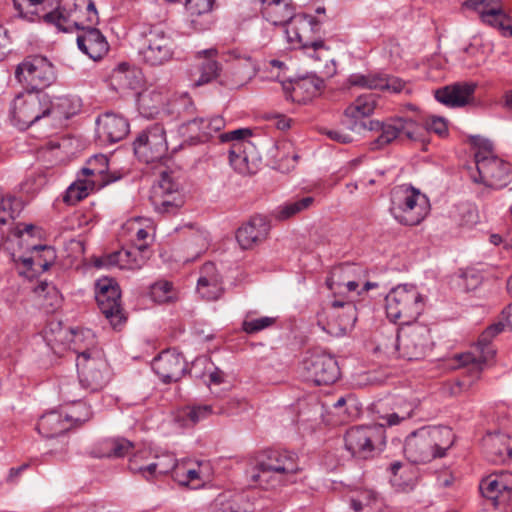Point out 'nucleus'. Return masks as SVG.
Instances as JSON below:
<instances>
[{
	"label": "nucleus",
	"instance_id": "1",
	"mask_svg": "<svg viewBox=\"0 0 512 512\" xmlns=\"http://www.w3.org/2000/svg\"><path fill=\"white\" fill-rule=\"evenodd\" d=\"M301 471L298 455L286 449H266L259 452L245 469L250 487L276 490L295 481Z\"/></svg>",
	"mask_w": 512,
	"mask_h": 512
},
{
	"label": "nucleus",
	"instance_id": "2",
	"mask_svg": "<svg viewBox=\"0 0 512 512\" xmlns=\"http://www.w3.org/2000/svg\"><path fill=\"white\" fill-rule=\"evenodd\" d=\"M381 128L380 134L373 142L371 149H381L397 138H406L426 150L429 144L427 136L429 132H434L443 137L447 134V122L444 118L432 116L424 124L419 122L418 118L397 117L390 122H371L370 129Z\"/></svg>",
	"mask_w": 512,
	"mask_h": 512
},
{
	"label": "nucleus",
	"instance_id": "3",
	"mask_svg": "<svg viewBox=\"0 0 512 512\" xmlns=\"http://www.w3.org/2000/svg\"><path fill=\"white\" fill-rule=\"evenodd\" d=\"M453 438L449 427H422L407 436L404 444L405 457L413 464H425L435 458H442L453 445Z\"/></svg>",
	"mask_w": 512,
	"mask_h": 512
},
{
	"label": "nucleus",
	"instance_id": "4",
	"mask_svg": "<svg viewBox=\"0 0 512 512\" xmlns=\"http://www.w3.org/2000/svg\"><path fill=\"white\" fill-rule=\"evenodd\" d=\"M512 331V309H504L502 319L490 325L479 336L478 341L471 352L459 356L461 365L465 367L467 375L464 376L460 386H471L480 378L484 365L491 360L496 350L492 345V339L502 331Z\"/></svg>",
	"mask_w": 512,
	"mask_h": 512
},
{
	"label": "nucleus",
	"instance_id": "5",
	"mask_svg": "<svg viewBox=\"0 0 512 512\" xmlns=\"http://www.w3.org/2000/svg\"><path fill=\"white\" fill-rule=\"evenodd\" d=\"M428 197L412 185L396 186L391 191L390 213L400 224L419 225L429 214Z\"/></svg>",
	"mask_w": 512,
	"mask_h": 512
},
{
	"label": "nucleus",
	"instance_id": "6",
	"mask_svg": "<svg viewBox=\"0 0 512 512\" xmlns=\"http://www.w3.org/2000/svg\"><path fill=\"white\" fill-rule=\"evenodd\" d=\"M385 309L391 322H400L404 326L421 315L424 299L415 286L399 285L386 295Z\"/></svg>",
	"mask_w": 512,
	"mask_h": 512
},
{
	"label": "nucleus",
	"instance_id": "7",
	"mask_svg": "<svg viewBox=\"0 0 512 512\" xmlns=\"http://www.w3.org/2000/svg\"><path fill=\"white\" fill-rule=\"evenodd\" d=\"M69 99L58 98V103L53 104L46 93L28 91L25 96H18L14 100L12 119L19 129H27L41 118L53 113L56 106L68 104Z\"/></svg>",
	"mask_w": 512,
	"mask_h": 512
},
{
	"label": "nucleus",
	"instance_id": "8",
	"mask_svg": "<svg viewBox=\"0 0 512 512\" xmlns=\"http://www.w3.org/2000/svg\"><path fill=\"white\" fill-rule=\"evenodd\" d=\"M345 448L353 457L372 458L386 445L383 424L362 425L349 428L344 436Z\"/></svg>",
	"mask_w": 512,
	"mask_h": 512
},
{
	"label": "nucleus",
	"instance_id": "9",
	"mask_svg": "<svg viewBox=\"0 0 512 512\" xmlns=\"http://www.w3.org/2000/svg\"><path fill=\"white\" fill-rule=\"evenodd\" d=\"M15 78L27 90L43 93L57 79L53 63L45 56H27L15 69Z\"/></svg>",
	"mask_w": 512,
	"mask_h": 512
},
{
	"label": "nucleus",
	"instance_id": "10",
	"mask_svg": "<svg viewBox=\"0 0 512 512\" xmlns=\"http://www.w3.org/2000/svg\"><path fill=\"white\" fill-rule=\"evenodd\" d=\"M41 20L56 26L60 31L70 32L73 29H80L85 23L96 24L99 17L93 0H74L73 9L57 7L43 14Z\"/></svg>",
	"mask_w": 512,
	"mask_h": 512
},
{
	"label": "nucleus",
	"instance_id": "11",
	"mask_svg": "<svg viewBox=\"0 0 512 512\" xmlns=\"http://www.w3.org/2000/svg\"><path fill=\"white\" fill-rule=\"evenodd\" d=\"M434 342L427 325L413 322L398 329L399 358L408 361L424 359L432 351Z\"/></svg>",
	"mask_w": 512,
	"mask_h": 512
},
{
	"label": "nucleus",
	"instance_id": "12",
	"mask_svg": "<svg viewBox=\"0 0 512 512\" xmlns=\"http://www.w3.org/2000/svg\"><path fill=\"white\" fill-rule=\"evenodd\" d=\"M76 366L81 386L91 392L103 389L111 379L109 364L100 351L82 353L76 359Z\"/></svg>",
	"mask_w": 512,
	"mask_h": 512
},
{
	"label": "nucleus",
	"instance_id": "13",
	"mask_svg": "<svg viewBox=\"0 0 512 512\" xmlns=\"http://www.w3.org/2000/svg\"><path fill=\"white\" fill-rule=\"evenodd\" d=\"M173 174V171L162 170L159 181L152 187L150 201L157 213L175 214L184 205L179 183Z\"/></svg>",
	"mask_w": 512,
	"mask_h": 512
},
{
	"label": "nucleus",
	"instance_id": "14",
	"mask_svg": "<svg viewBox=\"0 0 512 512\" xmlns=\"http://www.w3.org/2000/svg\"><path fill=\"white\" fill-rule=\"evenodd\" d=\"M96 301L99 310L114 329L120 328L126 322V316L121 304V291L118 284L109 278L96 282Z\"/></svg>",
	"mask_w": 512,
	"mask_h": 512
},
{
	"label": "nucleus",
	"instance_id": "15",
	"mask_svg": "<svg viewBox=\"0 0 512 512\" xmlns=\"http://www.w3.org/2000/svg\"><path fill=\"white\" fill-rule=\"evenodd\" d=\"M139 160H163L167 151L166 133L161 124H154L138 134L132 144Z\"/></svg>",
	"mask_w": 512,
	"mask_h": 512
},
{
	"label": "nucleus",
	"instance_id": "16",
	"mask_svg": "<svg viewBox=\"0 0 512 512\" xmlns=\"http://www.w3.org/2000/svg\"><path fill=\"white\" fill-rule=\"evenodd\" d=\"M304 377L315 385H330L340 377L337 360L325 353H313L302 362Z\"/></svg>",
	"mask_w": 512,
	"mask_h": 512
},
{
	"label": "nucleus",
	"instance_id": "17",
	"mask_svg": "<svg viewBox=\"0 0 512 512\" xmlns=\"http://www.w3.org/2000/svg\"><path fill=\"white\" fill-rule=\"evenodd\" d=\"M139 56L149 66L164 65L173 57L172 41L162 29L152 27L145 35V43L139 49Z\"/></svg>",
	"mask_w": 512,
	"mask_h": 512
},
{
	"label": "nucleus",
	"instance_id": "18",
	"mask_svg": "<svg viewBox=\"0 0 512 512\" xmlns=\"http://www.w3.org/2000/svg\"><path fill=\"white\" fill-rule=\"evenodd\" d=\"M468 169L473 182L493 189L505 187L510 179L509 162H470Z\"/></svg>",
	"mask_w": 512,
	"mask_h": 512
},
{
	"label": "nucleus",
	"instance_id": "19",
	"mask_svg": "<svg viewBox=\"0 0 512 512\" xmlns=\"http://www.w3.org/2000/svg\"><path fill=\"white\" fill-rule=\"evenodd\" d=\"M262 4L261 13L263 17L275 26L286 25L294 18H299L308 22L312 30L320 24V22L308 14L295 15L291 0H259Z\"/></svg>",
	"mask_w": 512,
	"mask_h": 512
},
{
	"label": "nucleus",
	"instance_id": "20",
	"mask_svg": "<svg viewBox=\"0 0 512 512\" xmlns=\"http://www.w3.org/2000/svg\"><path fill=\"white\" fill-rule=\"evenodd\" d=\"M347 82L353 87L391 93H400L406 86L402 79L384 72L353 73L348 77Z\"/></svg>",
	"mask_w": 512,
	"mask_h": 512
},
{
	"label": "nucleus",
	"instance_id": "21",
	"mask_svg": "<svg viewBox=\"0 0 512 512\" xmlns=\"http://www.w3.org/2000/svg\"><path fill=\"white\" fill-rule=\"evenodd\" d=\"M187 361L176 349L162 351L152 360V369L164 383L178 381L187 371Z\"/></svg>",
	"mask_w": 512,
	"mask_h": 512
},
{
	"label": "nucleus",
	"instance_id": "22",
	"mask_svg": "<svg viewBox=\"0 0 512 512\" xmlns=\"http://www.w3.org/2000/svg\"><path fill=\"white\" fill-rule=\"evenodd\" d=\"M43 236L44 231L41 227L30 223L17 222L9 228L5 242L28 253L42 243Z\"/></svg>",
	"mask_w": 512,
	"mask_h": 512
},
{
	"label": "nucleus",
	"instance_id": "23",
	"mask_svg": "<svg viewBox=\"0 0 512 512\" xmlns=\"http://www.w3.org/2000/svg\"><path fill=\"white\" fill-rule=\"evenodd\" d=\"M102 170L96 172L90 168H82L76 176V179L65 190L62 200L69 206H74L91 192L97 189V178L102 174Z\"/></svg>",
	"mask_w": 512,
	"mask_h": 512
},
{
	"label": "nucleus",
	"instance_id": "24",
	"mask_svg": "<svg viewBox=\"0 0 512 512\" xmlns=\"http://www.w3.org/2000/svg\"><path fill=\"white\" fill-rule=\"evenodd\" d=\"M96 135L101 144L122 140L129 132V123L121 115L106 112L96 120Z\"/></svg>",
	"mask_w": 512,
	"mask_h": 512
},
{
	"label": "nucleus",
	"instance_id": "25",
	"mask_svg": "<svg viewBox=\"0 0 512 512\" xmlns=\"http://www.w3.org/2000/svg\"><path fill=\"white\" fill-rule=\"evenodd\" d=\"M476 87L474 82H456L436 89L434 97L449 108L464 107L472 101Z\"/></svg>",
	"mask_w": 512,
	"mask_h": 512
},
{
	"label": "nucleus",
	"instance_id": "26",
	"mask_svg": "<svg viewBox=\"0 0 512 512\" xmlns=\"http://www.w3.org/2000/svg\"><path fill=\"white\" fill-rule=\"evenodd\" d=\"M377 103V96L376 94L369 93V94H363L358 96L355 101L350 104L345 109V116L350 119V124H348L353 130L357 129H369L371 126V122H374L373 120H370L368 122V125L365 121H363V118H366L370 116L376 107ZM373 129H371L372 131ZM376 131H381V128L375 129Z\"/></svg>",
	"mask_w": 512,
	"mask_h": 512
},
{
	"label": "nucleus",
	"instance_id": "27",
	"mask_svg": "<svg viewBox=\"0 0 512 512\" xmlns=\"http://www.w3.org/2000/svg\"><path fill=\"white\" fill-rule=\"evenodd\" d=\"M82 25L81 32L77 35V46L93 60L101 59L109 49L108 42L99 29Z\"/></svg>",
	"mask_w": 512,
	"mask_h": 512
},
{
	"label": "nucleus",
	"instance_id": "28",
	"mask_svg": "<svg viewBox=\"0 0 512 512\" xmlns=\"http://www.w3.org/2000/svg\"><path fill=\"white\" fill-rule=\"evenodd\" d=\"M269 230L265 217L256 215L237 229L236 240L242 249H250L265 240Z\"/></svg>",
	"mask_w": 512,
	"mask_h": 512
},
{
	"label": "nucleus",
	"instance_id": "29",
	"mask_svg": "<svg viewBox=\"0 0 512 512\" xmlns=\"http://www.w3.org/2000/svg\"><path fill=\"white\" fill-rule=\"evenodd\" d=\"M123 229L130 235L136 250L140 253L144 252L153 242L156 231L154 222L144 217L129 219L123 225Z\"/></svg>",
	"mask_w": 512,
	"mask_h": 512
},
{
	"label": "nucleus",
	"instance_id": "30",
	"mask_svg": "<svg viewBox=\"0 0 512 512\" xmlns=\"http://www.w3.org/2000/svg\"><path fill=\"white\" fill-rule=\"evenodd\" d=\"M251 136L250 128H239L219 136L221 142H232L229 149V160H256V157L248 152L254 148V144L248 140Z\"/></svg>",
	"mask_w": 512,
	"mask_h": 512
},
{
	"label": "nucleus",
	"instance_id": "31",
	"mask_svg": "<svg viewBox=\"0 0 512 512\" xmlns=\"http://www.w3.org/2000/svg\"><path fill=\"white\" fill-rule=\"evenodd\" d=\"M145 262V257L140 255V252L137 250L131 251L127 249H120L100 257L96 261V266L138 270L145 264Z\"/></svg>",
	"mask_w": 512,
	"mask_h": 512
},
{
	"label": "nucleus",
	"instance_id": "32",
	"mask_svg": "<svg viewBox=\"0 0 512 512\" xmlns=\"http://www.w3.org/2000/svg\"><path fill=\"white\" fill-rule=\"evenodd\" d=\"M29 255H20L18 261L32 272L39 273L48 270L55 262L57 254L52 246L39 244L37 248L28 252Z\"/></svg>",
	"mask_w": 512,
	"mask_h": 512
},
{
	"label": "nucleus",
	"instance_id": "33",
	"mask_svg": "<svg viewBox=\"0 0 512 512\" xmlns=\"http://www.w3.org/2000/svg\"><path fill=\"white\" fill-rule=\"evenodd\" d=\"M217 55L216 48L203 49L194 54V58L198 61L197 66L200 73L199 78L194 81V86H202L219 76L221 66L216 60Z\"/></svg>",
	"mask_w": 512,
	"mask_h": 512
},
{
	"label": "nucleus",
	"instance_id": "34",
	"mask_svg": "<svg viewBox=\"0 0 512 512\" xmlns=\"http://www.w3.org/2000/svg\"><path fill=\"white\" fill-rule=\"evenodd\" d=\"M200 273L197 280V293L207 301L218 299L222 293V286L214 263H205Z\"/></svg>",
	"mask_w": 512,
	"mask_h": 512
},
{
	"label": "nucleus",
	"instance_id": "35",
	"mask_svg": "<svg viewBox=\"0 0 512 512\" xmlns=\"http://www.w3.org/2000/svg\"><path fill=\"white\" fill-rule=\"evenodd\" d=\"M134 449V443L123 437L106 438L98 441L91 450L96 458H122Z\"/></svg>",
	"mask_w": 512,
	"mask_h": 512
},
{
	"label": "nucleus",
	"instance_id": "36",
	"mask_svg": "<svg viewBox=\"0 0 512 512\" xmlns=\"http://www.w3.org/2000/svg\"><path fill=\"white\" fill-rule=\"evenodd\" d=\"M175 457L171 453H163L157 455L154 461L149 462L146 466L137 464V458L133 459L130 464V472L139 474L146 480H152L158 475L166 474L171 471L175 464Z\"/></svg>",
	"mask_w": 512,
	"mask_h": 512
},
{
	"label": "nucleus",
	"instance_id": "37",
	"mask_svg": "<svg viewBox=\"0 0 512 512\" xmlns=\"http://www.w3.org/2000/svg\"><path fill=\"white\" fill-rule=\"evenodd\" d=\"M36 429L43 437L53 438L68 431L70 424H68L63 412L51 410L39 418Z\"/></svg>",
	"mask_w": 512,
	"mask_h": 512
},
{
	"label": "nucleus",
	"instance_id": "38",
	"mask_svg": "<svg viewBox=\"0 0 512 512\" xmlns=\"http://www.w3.org/2000/svg\"><path fill=\"white\" fill-rule=\"evenodd\" d=\"M359 270L355 264L343 263L335 267L326 279V285L330 290L345 287L347 291L354 292L359 287V282L351 279V276Z\"/></svg>",
	"mask_w": 512,
	"mask_h": 512
},
{
	"label": "nucleus",
	"instance_id": "39",
	"mask_svg": "<svg viewBox=\"0 0 512 512\" xmlns=\"http://www.w3.org/2000/svg\"><path fill=\"white\" fill-rule=\"evenodd\" d=\"M489 448L490 460L495 463H505L512 459V445L510 438L500 432L488 433L484 438Z\"/></svg>",
	"mask_w": 512,
	"mask_h": 512
},
{
	"label": "nucleus",
	"instance_id": "40",
	"mask_svg": "<svg viewBox=\"0 0 512 512\" xmlns=\"http://www.w3.org/2000/svg\"><path fill=\"white\" fill-rule=\"evenodd\" d=\"M483 23L499 30L503 36L512 37L511 18L503 10L501 0L493 2L487 10L481 13Z\"/></svg>",
	"mask_w": 512,
	"mask_h": 512
},
{
	"label": "nucleus",
	"instance_id": "41",
	"mask_svg": "<svg viewBox=\"0 0 512 512\" xmlns=\"http://www.w3.org/2000/svg\"><path fill=\"white\" fill-rule=\"evenodd\" d=\"M140 81V72L125 62L118 64L111 73V85L117 91L136 89Z\"/></svg>",
	"mask_w": 512,
	"mask_h": 512
},
{
	"label": "nucleus",
	"instance_id": "42",
	"mask_svg": "<svg viewBox=\"0 0 512 512\" xmlns=\"http://www.w3.org/2000/svg\"><path fill=\"white\" fill-rule=\"evenodd\" d=\"M473 160H502L494 142L481 135H470L467 139Z\"/></svg>",
	"mask_w": 512,
	"mask_h": 512
},
{
	"label": "nucleus",
	"instance_id": "43",
	"mask_svg": "<svg viewBox=\"0 0 512 512\" xmlns=\"http://www.w3.org/2000/svg\"><path fill=\"white\" fill-rule=\"evenodd\" d=\"M70 345L71 349L77 354L79 358L82 353H91L98 351L96 349V338L95 334L91 329H76L71 330Z\"/></svg>",
	"mask_w": 512,
	"mask_h": 512
},
{
	"label": "nucleus",
	"instance_id": "44",
	"mask_svg": "<svg viewBox=\"0 0 512 512\" xmlns=\"http://www.w3.org/2000/svg\"><path fill=\"white\" fill-rule=\"evenodd\" d=\"M313 202L314 198L311 196H307L293 202H285L277 206L273 210L272 215L276 220L285 221L308 209L313 204Z\"/></svg>",
	"mask_w": 512,
	"mask_h": 512
},
{
	"label": "nucleus",
	"instance_id": "45",
	"mask_svg": "<svg viewBox=\"0 0 512 512\" xmlns=\"http://www.w3.org/2000/svg\"><path fill=\"white\" fill-rule=\"evenodd\" d=\"M18 16L28 22L41 21L42 5L45 0H12Z\"/></svg>",
	"mask_w": 512,
	"mask_h": 512
},
{
	"label": "nucleus",
	"instance_id": "46",
	"mask_svg": "<svg viewBox=\"0 0 512 512\" xmlns=\"http://www.w3.org/2000/svg\"><path fill=\"white\" fill-rule=\"evenodd\" d=\"M139 106L149 116L157 114L165 103V97L161 91L156 89L145 90L139 95Z\"/></svg>",
	"mask_w": 512,
	"mask_h": 512
},
{
	"label": "nucleus",
	"instance_id": "47",
	"mask_svg": "<svg viewBox=\"0 0 512 512\" xmlns=\"http://www.w3.org/2000/svg\"><path fill=\"white\" fill-rule=\"evenodd\" d=\"M195 125L199 129L197 136L198 141L205 142L212 137L214 133L220 131L224 127L225 122L220 116L212 118H194V126Z\"/></svg>",
	"mask_w": 512,
	"mask_h": 512
},
{
	"label": "nucleus",
	"instance_id": "48",
	"mask_svg": "<svg viewBox=\"0 0 512 512\" xmlns=\"http://www.w3.org/2000/svg\"><path fill=\"white\" fill-rule=\"evenodd\" d=\"M331 307L335 310H342V313L337 312L339 318V325L343 329L351 328L357 321V308L352 301L334 300Z\"/></svg>",
	"mask_w": 512,
	"mask_h": 512
},
{
	"label": "nucleus",
	"instance_id": "49",
	"mask_svg": "<svg viewBox=\"0 0 512 512\" xmlns=\"http://www.w3.org/2000/svg\"><path fill=\"white\" fill-rule=\"evenodd\" d=\"M21 210V202L16 197L5 194L0 188V224L13 220Z\"/></svg>",
	"mask_w": 512,
	"mask_h": 512
},
{
	"label": "nucleus",
	"instance_id": "50",
	"mask_svg": "<svg viewBox=\"0 0 512 512\" xmlns=\"http://www.w3.org/2000/svg\"><path fill=\"white\" fill-rule=\"evenodd\" d=\"M452 217L459 226H472L477 223L478 214L471 203L464 202L455 206Z\"/></svg>",
	"mask_w": 512,
	"mask_h": 512
},
{
	"label": "nucleus",
	"instance_id": "51",
	"mask_svg": "<svg viewBox=\"0 0 512 512\" xmlns=\"http://www.w3.org/2000/svg\"><path fill=\"white\" fill-rule=\"evenodd\" d=\"M63 413L70 428L87 422L92 416L91 407L84 402L74 403L68 411Z\"/></svg>",
	"mask_w": 512,
	"mask_h": 512
},
{
	"label": "nucleus",
	"instance_id": "52",
	"mask_svg": "<svg viewBox=\"0 0 512 512\" xmlns=\"http://www.w3.org/2000/svg\"><path fill=\"white\" fill-rule=\"evenodd\" d=\"M374 351L388 358H399L398 333L394 335L393 331H389L387 335H382L381 339H377V345Z\"/></svg>",
	"mask_w": 512,
	"mask_h": 512
},
{
	"label": "nucleus",
	"instance_id": "53",
	"mask_svg": "<svg viewBox=\"0 0 512 512\" xmlns=\"http://www.w3.org/2000/svg\"><path fill=\"white\" fill-rule=\"evenodd\" d=\"M171 472L175 482L182 487H188L192 481V463L190 459L175 460Z\"/></svg>",
	"mask_w": 512,
	"mask_h": 512
},
{
	"label": "nucleus",
	"instance_id": "54",
	"mask_svg": "<svg viewBox=\"0 0 512 512\" xmlns=\"http://www.w3.org/2000/svg\"><path fill=\"white\" fill-rule=\"evenodd\" d=\"M416 409V405L414 403H406L404 407H401L398 409V411H394L391 413H388L384 416H381V419L383 421V427L386 426L392 427L395 425L400 424L402 421L407 420L414 416Z\"/></svg>",
	"mask_w": 512,
	"mask_h": 512
},
{
	"label": "nucleus",
	"instance_id": "55",
	"mask_svg": "<svg viewBox=\"0 0 512 512\" xmlns=\"http://www.w3.org/2000/svg\"><path fill=\"white\" fill-rule=\"evenodd\" d=\"M197 468L194 467V490L205 487L213 477L212 465L209 461H196Z\"/></svg>",
	"mask_w": 512,
	"mask_h": 512
},
{
	"label": "nucleus",
	"instance_id": "56",
	"mask_svg": "<svg viewBox=\"0 0 512 512\" xmlns=\"http://www.w3.org/2000/svg\"><path fill=\"white\" fill-rule=\"evenodd\" d=\"M275 322V317L263 316L260 318H250L247 316L242 322V329L247 334H255L273 326Z\"/></svg>",
	"mask_w": 512,
	"mask_h": 512
},
{
	"label": "nucleus",
	"instance_id": "57",
	"mask_svg": "<svg viewBox=\"0 0 512 512\" xmlns=\"http://www.w3.org/2000/svg\"><path fill=\"white\" fill-rule=\"evenodd\" d=\"M150 296L157 303H165L172 299V283L158 281L150 287Z\"/></svg>",
	"mask_w": 512,
	"mask_h": 512
},
{
	"label": "nucleus",
	"instance_id": "58",
	"mask_svg": "<svg viewBox=\"0 0 512 512\" xmlns=\"http://www.w3.org/2000/svg\"><path fill=\"white\" fill-rule=\"evenodd\" d=\"M501 484L497 475H491L481 481L480 491L485 498L496 500L499 494L503 492Z\"/></svg>",
	"mask_w": 512,
	"mask_h": 512
},
{
	"label": "nucleus",
	"instance_id": "59",
	"mask_svg": "<svg viewBox=\"0 0 512 512\" xmlns=\"http://www.w3.org/2000/svg\"><path fill=\"white\" fill-rule=\"evenodd\" d=\"M214 3L215 0H194V14L196 13L199 16L208 15V19L206 20L205 25L199 27L198 30L203 31L209 29L213 24V19L212 16L210 15V12L213 9ZM196 25L197 23L194 20V30L197 29Z\"/></svg>",
	"mask_w": 512,
	"mask_h": 512
},
{
	"label": "nucleus",
	"instance_id": "60",
	"mask_svg": "<svg viewBox=\"0 0 512 512\" xmlns=\"http://www.w3.org/2000/svg\"><path fill=\"white\" fill-rule=\"evenodd\" d=\"M324 87V80L316 75H310L302 78L296 84L295 89H304L309 95L315 96Z\"/></svg>",
	"mask_w": 512,
	"mask_h": 512
},
{
	"label": "nucleus",
	"instance_id": "61",
	"mask_svg": "<svg viewBox=\"0 0 512 512\" xmlns=\"http://www.w3.org/2000/svg\"><path fill=\"white\" fill-rule=\"evenodd\" d=\"M211 237L210 233L203 229L196 227L194 225V245L198 247V250L196 251V254H201L205 252L209 245H210Z\"/></svg>",
	"mask_w": 512,
	"mask_h": 512
},
{
	"label": "nucleus",
	"instance_id": "62",
	"mask_svg": "<svg viewBox=\"0 0 512 512\" xmlns=\"http://www.w3.org/2000/svg\"><path fill=\"white\" fill-rule=\"evenodd\" d=\"M174 419L175 422L179 425V427H189L192 423V407L185 406L177 410Z\"/></svg>",
	"mask_w": 512,
	"mask_h": 512
},
{
	"label": "nucleus",
	"instance_id": "63",
	"mask_svg": "<svg viewBox=\"0 0 512 512\" xmlns=\"http://www.w3.org/2000/svg\"><path fill=\"white\" fill-rule=\"evenodd\" d=\"M230 166L241 175H251L258 169L257 162H229Z\"/></svg>",
	"mask_w": 512,
	"mask_h": 512
},
{
	"label": "nucleus",
	"instance_id": "64",
	"mask_svg": "<svg viewBox=\"0 0 512 512\" xmlns=\"http://www.w3.org/2000/svg\"><path fill=\"white\" fill-rule=\"evenodd\" d=\"M215 510L214 512H246L240 510L238 507H235L231 502H224L223 496L219 495L215 500Z\"/></svg>",
	"mask_w": 512,
	"mask_h": 512
}]
</instances>
